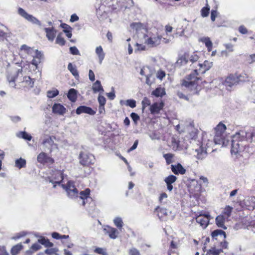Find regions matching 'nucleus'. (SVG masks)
<instances>
[{"label":"nucleus","mask_w":255,"mask_h":255,"mask_svg":"<svg viewBox=\"0 0 255 255\" xmlns=\"http://www.w3.org/2000/svg\"><path fill=\"white\" fill-rule=\"evenodd\" d=\"M61 186L65 190L67 196L72 199H77L78 201H81L80 204L84 206L88 199L92 200L89 197L90 190L86 189L79 193L78 190L74 185V182L69 181L65 184H62Z\"/></svg>","instance_id":"nucleus-1"},{"label":"nucleus","mask_w":255,"mask_h":255,"mask_svg":"<svg viewBox=\"0 0 255 255\" xmlns=\"http://www.w3.org/2000/svg\"><path fill=\"white\" fill-rule=\"evenodd\" d=\"M247 135L246 131L241 130L232 136V153L237 154L244 150L245 145L243 142L247 140Z\"/></svg>","instance_id":"nucleus-2"},{"label":"nucleus","mask_w":255,"mask_h":255,"mask_svg":"<svg viewBox=\"0 0 255 255\" xmlns=\"http://www.w3.org/2000/svg\"><path fill=\"white\" fill-rule=\"evenodd\" d=\"M197 70L195 69L189 75H188L186 79L183 80L182 85L190 89L191 91L193 90H198V78L197 76L198 75Z\"/></svg>","instance_id":"nucleus-3"},{"label":"nucleus","mask_w":255,"mask_h":255,"mask_svg":"<svg viewBox=\"0 0 255 255\" xmlns=\"http://www.w3.org/2000/svg\"><path fill=\"white\" fill-rule=\"evenodd\" d=\"M215 134L214 136V142L216 144H222L226 145L225 133L226 129V126L220 123L214 128Z\"/></svg>","instance_id":"nucleus-4"},{"label":"nucleus","mask_w":255,"mask_h":255,"mask_svg":"<svg viewBox=\"0 0 255 255\" xmlns=\"http://www.w3.org/2000/svg\"><path fill=\"white\" fill-rule=\"evenodd\" d=\"M41 139V144L44 151L52 152L55 150H58V145L54 142L55 136L45 134L42 136Z\"/></svg>","instance_id":"nucleus-5"},{"label":"nucleus","mask_w":255,"mask_h":255,"mask_svg":"<svg viewBox=\"0 0 255 255\" xmlns=\"http://www.w3.org/2000/svg\"><path fill=\"white\" fill-rule=\"evenodd\" d=\"M143 37L145 38L144 43L150 47H154L159 45L162 39L161 35H155L150 32L148 33L147 34H144Z\"/></svg>","instance_id":"nucleus-6"},{"label":"nucleus","mask_w":255,"mask_h":255,"mask_svg":"<svg viewBox=\"0 0 255 255\" xmlns=\"http://www.w3.org/2000/svg\"><path fill=\"white\" fill-rule=\"evenodd\" d=\"M79 163L81 165L86 166L93 164L95 161L94 156L85 151H81L79 156Z\"/></svg>","instance_id":"nucleus-7"},{"label":"nucleus","mask_w":255,"mask_h":255,"mask_svg":"<svg viewBox=\"0 0 255 255\" xmlns=\"http://www.w3.org/2000/svg\"><path fill=\"white\" fill-rule=\"evenodd\" d=\"M212 237L216 240H221V246L222 248L226 249L228 246V243L225 241L226 238V233L221 230H216L212 232Z\"/></svg>","instance_id":"nucleus-8"},{"label":"nucleus","mask_w":255,"mask_h":255,"mask_svg":"<svg viewBox=\"0 0 255 255\" xmlns=\"http://www.w3.org/2000/svg\"><path fill=\"white\" fill-rule=\"evenodd\" d=\"M18 13L21 17L26 19L29 22L39 25V26H41V23L40 21L36 18L35 17L33 16L32 15L28 14L24 9L22 8L19 7L18 9Z\"/></svg>","instance_id":"nucleus-9"},{"label":"nucleus","mask_w":255,"mask_h":255,"mask_svg":"<svg viewBox=\"0 0 255 255\" xmlns=\"http://www.w3.org/2000/svg\"><path fill=\"white\" fill-rule=\"evenodd\" d=\"M130 26L137 34L141 32L144 34L145 32H147L146 26L140 22H133L130 24Z\"/></svg>","instance_id":"nucleus-10"},{"label":"nucleus","mask_w":255,"mask_h":255,"mask_svg":"<svg viewBox=\"0 0 255 255\" xmlns=\"http://www.w3.org/2000/svg\"><path fill=\"white\" fill-rule=\"evenodd\" d=\"M237 78L236 75H230L226 78L224 82V85L227 87L228 90H229V88H231L232 87L238 84V81H237Z\"/></svg>","instance_id":"nucleus-11"},{"label":"nucleus","mask_w":255,"mask_h":255,"mask_svg":"<svg viewBox=\"0 0 255 255\" xmlns=\"http://www.w3.org/2000/svg\"><path fill=\"white\" fill-rule=\"evenodd\" d=\"M209 217L210 215L209 214L200 215L196 217V221L203 229H205L209 223Z\"/></svg>","instance_id":"nucleus-12"},{"label":"nucleus","mask_w":255,"mask_h":255,"mask_svg":"<svg viewBox=\"0 0 255 255\" xmlns=\"http://www.w3.org/2000/svg\"><path fill=\"white\" fill-rule=\"evenodd\" d=\"M37 160L38 162L44 164L50 163L52 164L54 162V159L51 157L47 156L46 153L42 152L37 156Z\"/></svg>","instance_id":"nucleus-13"},{"label":"nucleus","mask_w":255,"mask_h":255,"mask_svg":"<svg viewBox=\"0 0 255 255\" xmlns=\"http://www.w3.org/2000/svg\"><path fill=\"white\" fill-rule=\"evenodd\" d=\"M64 176L62 172L60 170H55L52 175V179L50 182L53 184H60L63 180Z\"/></svg>","instance_id":"nucleus-14"},{"label":"nucleus","mask_w":255,"mask_h":255,"mask_svg":"<svg viewBox=\"0 0 255 255\" xmlns=\"http://www.w3.org/2000/svg\"><path fill=\"white\" fill-rule=\"evenodd\" d=\"M77 115H80L82 113H86L90 115H94L96 112L94 111L92 108L85 106H81L77 108L76 111Z\"/></svg>","instance_id":"nucleus-15"},{"label":"nucleus","mask_w":255,"mask_h":255,"mask_svg":"<svg viewBox=\"0 0 255 255\" xmlns=\"http://www.w3.org/2000/svg\"><path fill=\"white\" fill-rule=\"evenodd\" d=\"M171 169L172 171L176 175L184 174L186 173V169L179 163L176 164H172L171 165Z\"/></svg>","instance_id":"nucleus-16"},{"label":"nucleus","mask_w":255,"mask_h":255,"mask_svg":"<svg viewBox=\"0 0 255 255\" xmlns=\"http://www.w3.org/2000/svg\"><path fill=\"white\" fill-rule=\"evenodd\" d=\"M44 30L46 33V36L47 39L50 41H53L56 35V30L54 27H45Z\"/></svg>","instance_id":"nucleus-17"},{"label":"nucleus","mask_w":255,"mask_h":255,"mask_svg":"<svg viewBox=\"0 0 255 255\" xmlns=\"http://www.w3.org/2000/svg\"><path fill=\"white\" fill-rule=\"evenodd\" d=\"M187 130L189 132V136L191 139H195L197 135L198 129L194 128L193 122H191L187 125Z\"/></svg>","instance_id":"nucleus-18"},{"label":"nucleus","mask_w":255,"mask_h":255,"mask_svg":"<svg viewBox=\"0 0 255 255\" xmlns=\"http://www.w3.org/2000/svg\"><path fill=\"white\" fill-rule=\"evenodd\" d=\"M66 111V108L60 104H54L52 107V112L55 114L63 115Z\"/></svg>","instance_id":"nucleus-19"},{"label":"nucleus","mask_w":255,"mask_h":255,"mask_svg":"<svg viewBox=\"0 0 255 255\" xmlns=\"http://www.w3.org/2000/svg\"><path fill=\"white\" fill-rule=\"evenodd\" d=\"M164 106L163 102L160 103H155L150 107V111L152 114L159 113V111L162 109Z\"/></svg>","instance_id":"nucleus-20"},{"label":"nucleus","mask_w":255,"mask_h":255,"mask_svg":"<svg viewBox=\"0 0 255 255\" xmlns=\"http://www.w3.org/2000/svg\"><path fill=\"white\" fill-rule=\"evenodd\" d=\"M104 230L111 239H115L117 238L118 232L116 228L107 226L104 228Z\"/></svg>","instance_id":"nucleus-21"},{"label":"nucleus","mask_w":255,"mask_h":255,"mask_svg":"<svg viewBox=\"0 0 255 255\" xmlns=\"http://www.w3.org/2000/svg\"><path fill=\"white\" fill-rule=\"evenodd\" d=\"M34 79H31L29 76H25L23 77V81L21 82L22 86L28 89L33 87Z\"/></svg>","instance_id":"nucleus-22"},{"label":"nucleus","mask_w":255,"mask_h":255,"mask_svg":"<svg viewBox=\"0 0 255 255\" xmlns=\"http://www.w3.org/2000/svg\"><path fill=\"white\" fill-rule=\"evenodd\" d=\"M22 69L18 70L17 71L15 72V73L13 74H8L7 76V80L8 81L10 86L12 87H15V80L17 78L18 73L20 71H21Z\"/></svg>","instance_id":"nucleus-23"},{"label":"nucleus","mask_w":255,"mask_h":255,"mask_svg":"<svg viewBox=\"0 0 255 255\" xmlns=\"http://www.w3.org/2000/svg\"><path fill=\"white\" fill-rule=\"evenodd\" d=\"M227 218L223 215H220L216 218V223L218 227L226 229L227 227L225 226L224 223Z\"/></svg>","instance_id":"nucleus-24"},{"label":"nucleus","mask_w":255,"mask_h":255,"mask_svg":"<svg viewBox=\"0 0 255 255\" xmlns=\"http://www.w3.org/2000/svg\"><path fill=\"white\" fill-rule=\"evenodd\" d=\"M195 152H197L196 158L198 159L202 160L206 156L207 152L202 146H200L198 148L195 149Z\"/></svg>","instance_id":"nucleus-25"},{"label":"nucleus","mask_w":255,"mask_h":255,"mask_svg":"<svg viewBox=\"0 0 255 255\" xmlns=\"http://www.w3.org/2000/svg\"><path fill=\"white\" fill-rule=\"evenodd\" d=\"M188 62V60L187 59V55L185 54L178 58L176 63V67H180L187 64Z\"/></svg>","instance_id":"nucleus-26"},{"label":"nucleus","mask_w":255,"mask_h":255,"mask_svg":"<svg viewBox=\"0 0 255 255\" xmlns=\"http://www.w3.org/2000/svg\"><path fill=\"white\" fill-rule=\"evenodd\" d=\"M96 53L98 55L99 60V63L101 64L102 63L103 60H104L105 58V54L104 52V51L103 50V48L101 46H99L97 47L96 48Z\"/></svg>","instance_id":"nucleus-27"},{"label":"nucleus","mask_w":255,"mask_h":255,"mask_svg":"<svg viewBox=\"0 0 255 255\" xmlns=\"http://www.w3.org/2000/svg\"><path fill=\"white\" fill-rule=\"evenodd\" d=\"M200 41L204 43L208 48V50L210 51L212 50L213 43L208 37H203L200 38Z\"/></svg>","instance_id":"nucleus-28"},{"label":"nucleus","mask_w":255,"mask_h":255,"mask_svg":"<svg viewBox=\"0 0 255 255\" xmlns=\"http://www.w3.org/2000/svg\"><path fill=\"white\" fill-rule=\"evenodd\" d=\"M67 97L72 102H75L77 99V91L74 89H70L68 92Z\"/></svg>","instance_id":"nucleus-29"},{"label":"nucleus","mask_w":255,"mask_h":255,"mask_svg":"<svg viewBox=\"0 0 255 255\" xmlns=\"http://www.w3.org/2000/svg\"><path fill=\"white\" fill-rule=\"evenodd\" d=\"M92 89L93 91L96 93L98 92L104 91V89L101 84V82L99 80H97L93 85Z\"/></svg>","instance_id":"nucleus-30"},{"label":"nucleus","mask_w":255,"mask_h":255,"mask_svg":"<svg viewBox=\"0 0 255 255\" xmlns=\"http://www.w3.org/2000/svg\"><path fill=\"white\" fill-rule=\"evenodd\" d=\"M152 95L156 97H162L165 95V91L163 88L160 87L156 88L155 90L152 92Z\"/></svg>","instance_id":"nucleus-31"},{"label":"nucleus","mask_w":255,"mask_h":255,"mask_svg":"<svg viewBox=\"0 0 255 255\" xmlns=\"http://www.w3.org/2000/svg\"><path fill=\"white\" fill-rule=\"evenodd\" d=\"M233 208L230 206H226L223 211L222 214L228 219L231 216Z\"/></svg>","instance_id":"nucleus-32"},{"label":"nucleus","mask_w":255,"mask_h":255,"mask_svg":"<svg viewBox=\"0 0 255 255\" xmlns=\"http://www.w3.org/2000/svg\"><path fill=\"white\" fill-rule=\"evenodd\" d=\"M155 211L158 212L157 215L160 219L163 218L164 216H165L168 215L167 210L164 208H160L158 207L156 208Z\"/></svg>","instance_id":"nucleus-33"},{"label":"nucleus","mask_w":255,"mask_h":255,"mask_svg":"<svg viewBox=\"0 0 255 255\" xmlns=\"http://www.w3.org/2000/svg\"><path fill=\"white\" fill-rule=\"evenodd\" d=\"M16 135L18 137L22 138L28 141L31 140L32 138V136L25 131H20L16 133Z\"/></svg>","instance_id":"nucleus-34"},{"label":"nucleus","mask_w":255,"mask_h":255,"mask_svg":"<svg viewBox=\"0 0 255 255\" xmlns=\"http://www.w3.org/2000/svg\"><path fill=\"white\" fill-rule=\"evenodd\" d=\"M15 166L19 169L23 168L26 165V160L24 159L20 158L15 160Z\"/></svg>","instance_id":"nucleus-35"},{"label":"nucleus","mask_w":255,"mask_h":255,"mask_svg":"<svg viewBox=\"0 0 255 255\" xmlns=\"http://www.w3.org/2000/svg\"><path fill=\"white\" fill-rule=\"evenodd\" d=\"M67 68L74 76L75 77L79 76L78 71L75 66H73L71 63L68 64Z\"/></svg>","instance_id":"nucleus-36"},{"label":"nucleus","mask_w":255,"mask_h":255,"mask_svg":"<svg viewBox=\"0 0 255 255\" xmlns=\"http://www.w3.org/2000/svg\"><path fill=\"white\" fill-rule=\"evenodd\" d=\"M22 246L21 244H17L13 246L11 249V254L12 255H16L22 249Z\"/></svg>","instance_id":"nucleus-37"},{"label":"nucleus","mask_w":255,"mask_h":255,"mask_svg":"<svg viewBox=\"0 0 255 255\" xmlns=\"http://www.w3.org/2000/svg\"><path fill=\"white\" fill-rule=\"evenodd\" d=\"M115 225L119 229H121L123 226V222L120 217H116L114 220Z\"/></svg>","instance_id":"nucleus-38"},{"label":"nucleus","mask_w":255,"mask_h":255,"mask_svg":"<svg viewBox=\"0 0 255 255\" xmlns=\"http://www.w3.org/2000/svg\"><path fill=\"white\" fill-rule=\"evenodd\" d=\"M177 180V177L173 175H170L164 179V181L166 184H172L174 183Z\"/></svg>","instance_id":"nucleus-39"},{"label":"nucleus","mask_w":255,"mask_h":255,"mask_svg":"<svg viewBox=\"0 0 255 255\" xmlns=\"http://www.w3.org/2000/svg\"><path fill=\"white\" fill-rule=\"evenodd\" d=\"M163 157L166 160L167 164L169 165L173 162V154L171 153H166L163 155Z\"/></svg>","instance_id":"nucleus-40"},{"label":"nucleus","mask_w":255,"mask_h":255,"mask_svg":"<svg viewBox=\"0 0 255 255\" xmlns=\"http://www.w3.org/2000/svg\"><path fill=\"white\" fill-rule=\"evenodd\" d=\"M235 75H236V76H237V81H238V84L241 82H243L246 81L248 78L247 75L245 74H240V75L236 74Z\"/></svg>","instance_id":"nucleus-41"},{"label":"nucleus","mask_w":255,"mask_h":255,"mask_svg":"<svg viewBox=\"0 0 255 255\" xmlns=\"http://www.w3.org/2000/svg\"><path fill=\"white\" fill-rule=\"evenodd\" d=\"M222 252L223 250L222 249H217L213 248L209 250L207 253L213 255H219Z\"/></svg>","instance_id":"nucleus-42"},{"label":"nucleus","mask_w":255,"mask_h":255,"mask_svg":"<svg viewBox=\"0 0 255 255\" xmlns=\"http://www.w3.org/2000/svg\"><path fill=\"white\" fill-rule=\"evenodd\" d=\"M59 94V91L57 89L51 91H48L47 92V96L49 98H53L57 96Z\"/></svg>","instance_id":"nucleus-43"},{"label":"nucleus","mask_w":255,"mask_h":255,"mask_svg":"<svg viewBox=\"0 0 255 255\" xmlns=\"http://www.w3.org/2000/svg\"><path fill=\"white\" fill-rule=\"evenodd\" d=\"M167 197V194L165 192H163L160 195L159 197V201L162 204H165L166 203Z\"/></svg>","instance_id":"nucleus-44"},{"label":"nucleus","mask_w":255,"mask_h":255,"mask_svg":"<svg viewBox=\"0 0 255 255\" xmlns=\"http://www.w3.org/2000/svg\"><path fill=\"white\" fill-rule=\"evenodd\" d=\"M142 110L143 111L145 108L150 105V100L146 97H144L142 101Z\"/></svg>","instance_id":"nucleus-45"},{"label":"nucleus","mask_w":255,"mask_h":255,"mask_svg":"<svg viewBox=\"0 0 255 255\" xmlns=\"http://www.w3.org/2000/svg\"><path fill=\"white\" fill-rule=\"evenodd\" d=\"M198 65L200 66V68L203 67V66L205 67V71L209 70L210 67L212 66V62H209L207 61H205L204 63V64L199 63Z\"/></svg>","instance_id":"nucleus-46"},{"label":"nucleus","mask_w":255,"mask_h":255,"mask_svg":"<svg viewBox=\"0 0 255 255\" xmlns=\"http://www.w3.org/2000/svg\"><path fill=\"white\" fill-rule=\"evenodd\" d=\"M56 43L60 45H64L65 43V41L63 37L61 36V34H59L56 39Z\"/></svg>","instance_id":"nucleus-47"},{"label":"nucleus","mask_w":255,"mask_h":255,"mask_svg":"<svg viewBox=\"0 0 255 255\" xmlns=\"http://www.w3.org/2000/svg\"><path fill=\"white\" fill-rule=\"evenodd\" d=\"M146 49V46L143 44H140L138 43H136L135 47L134 49L135 52L137 51H143Z\"/></svg>","instance_id":"nucleus-48"},{"label":"nucleus","mask_w":255,"mask_h":255,"mask_svg":"<svg viewBox=\"0 0 255 255\" xmlns=\"http://www.w3.org/2000/svg\"><path fill=\"white\" fill-rule=\"evenodd\" d=\"M126 105L131 108H135L136 107V102L134 100H128L126 101Z\"/></svg>","instance_id":"nucleus-49"},{"label":"nucleus","mask_w":255,"mask_h":255,"mask_svg":"<svg viewBox=\"0 0 255 255\" xmlns=\"http://www.w3.org/2000/svg\"><path fill=\"white\" fill-rule=\"evenodd\" d=\"M70 53L75 55H80V52L78 49L75 46L71 47L70 48Z\"/></svg>","instance_id":"nucleus-50"},{"label":"nucleus","mask_w":255,"mask_h":255,"mask_svg":"<svg viewBox=\"0 0 255 255\" xmlns=\"http://www.w3.org/2000/svg\"><path fill=\"white\" fill-rule=\"evenodd\" d=\"M210 8L207 7H204L201 9V15L203 17H206L208 15Z\"/></svg>","instance_id":"nucleus-51"},{"label":"nucleus","mask_w":255,"mask_h":255,"mask_svg":"<svg viewBox=\"0 0 255 255\" xmlns=\"http://www.w3.org/2000/svg\"><path fill=\"white\" fill-rule=\"evenodd\" d=\"M130 117L135 124H136L138 121L139 120V116L135 113H132L130 114Z\"/></svg>","instance_id":"nucleus-52"},{"label":"nucleus","mask_w":255,"mask_h":255,"mask_svg":"<svg viewBox=\"0 0 255 255\" xmlns=\"http://www.w3.org/2000/svg\"><path fill=\"white\" fill-rule=\"evenodd\" d=\"M129 255H140L139 252L136 249L132 248L129 250Z\"/></svg>","instance_id":"nucleus-53"},{"label":"nucleus","mask_w":255,"mask_h":255,"mask_svg":"<svg viewBox=\"0 0 255 255\" xmlns=\"http://www.w3.org/2000/svg\"><path fill=\"white\" fill-rule=\"evenodd\" d=\"M198 59H199L198 56L197 54L193 53L190 56L189 61L190 62H191L192 63H194L197 62L198 61Z\"/></svg>","instance_id":"nucleus-54"},{"label":"nucleus","mask_w":255,"mask_h":255,"mask_svg":"<svg viewBox=\"0 0 255 255\" xmlns=\"http://www.w3.org/2000/svg\"><path fill=\"white\" fill-rule=\"evenodd\" d=\"M98 102L99 103L100 105H105L106 103V98L103 96L99 95L98 98Z\"/></svg>","instance_id":"nucleus-55"},{"label":"nucleus","mask_w":255,"mask_h":255,"mask_svg":"<svg viewBox=\"0 0 255 255\" xmlns=\"http://www.w3.org/2000/svg\"><path fill=\"white\" fill-rule=\"evenodd\" d=\"M21 50H24L28 54L30 53L31 52V51L32 50L30 47H28V46H27L26 45H25V44L22 45L21 46Z\"/></svg>","instance_id":"nucleus-56"},{"label":"nucleus","mask_w":255,"mask_h":255,"mask_svg":"<svg viewBox=\"0 0 255 255\" xmlns=\"http://www.w3.org/2000/svg\"><path fill=\"white\" fill-rule=\"evenodd\" d=\"M165 76V73L163 71H159L157 73V78L162 80Z\"/></svg>","instance_id":"nucleus-57"},{"label":"nucleus","mask_w":255,"mask_h":255,"mask_svg":"<svg viewBox=\"0 0 255 255\" xmlns=\"http://www.w3.org/2000/svg\"><path fill=\"white\" fill-rule=\"evenodd\" d=\"M239 31L240 33L243 34H245L248 33L247 29L244 25H241L239 27Z\"/></svg>","instance_id":"nucleus-58"},{"label":"nucleus","mask_w":255,"mask_h":255,"mask_svg":"<svg viewBox=\"0 0 255 255\" xmlns=\"http://www.w3.org/2000/svg\"><path fill=\"white\" fill-rule=\"evenodd\" d=\"M138 143V140H136L134 141L132 146L129 149H128V152H129L135 149L137 146Z\"/></svg>","instance_id":"nucleus-59"},{"label":"nucleus","mask_w":255,"mask_h":255,"mask_svg":"<svg viewBox=\"0 0 255 255\" xmlns=\"http://www.w3.org/2000/svg\"><path fill=\"white\" fill-rule=\"evenodd\" d=\"M0 255H8L5 248L3 246H0Z\"/></svg>","instance_id":"nucleus-60"},{"label":"nucleus","mask_w":255,"mask_h":255,"mask_svg":"<svg viewBox=\"0 0 255 255\" xmlns=\"http://www.w3.org/2000/svg\"><path fill=\"white\" fill-rule=\"evenodd\" d=\"M41 248V246L38 243H35L33 244L31 247V249L34 251H38Z\"/></svg>","instance_id":"nucleus-61"},{"label":"nucleus","mask_w":255,"mask_h":255,"mask_svg":"<svg viewBox=\"0 0 255 255\" xmlns=\"http://www.w3.org/2000/svg\"><path fill=\"white\" fill-rule=\"evenodd\" d=\"M89 78L91 81L95 80V74L92 70H90L89 71Z\"/></svg>","instance_id":"nucleus-62"},{"label":"nucleus","mask_w":255,"mask_h":255,"mask_svg":"<svg viewBox=\"0 0 255 255\" xmlns=\"http://www.w3.org/2000/svg\"><path fill=\"white\" fill-rule=\"evenodd\" d=\"M79 17L76 14H73L70 17V21L72 22L78 20Z\"/></svg>","instance_id":"nucleus-63"},{"label":"nucleus","mask_w":255,"mask_h":255,"mask_svg":"<svg viewBox=\"0 0 255 255\" xmlns=\"http://www.w3.org/2000/svg\"><path fill=\"white\" fill-rule=\"evenodd\" d=\"M248 60L250 64H251V63H253L254 62H255V54L251 55Z\"/></svg>","instance_id":"nucleus-64"}]
</instances>
